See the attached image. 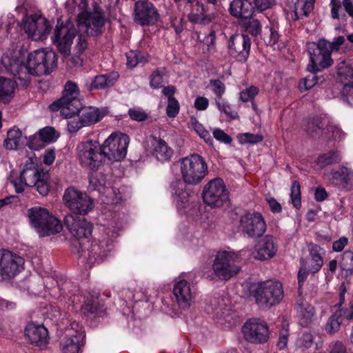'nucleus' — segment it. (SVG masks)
I'll return each mask as SVG.
<instances>
[{
    "mask_svg": "<svg viewBox=\"0 0 353 353\" xmlns=\"http://www.w3.org/2000/svg\"><path fill=\"white\" fill-rule=\"evenodd\" d=\"M76 35V30L71 23L65 25H57L54 32L53 41L59 51L65 57H69L74 65L79 66L82 63L81 55L88 48V43L85 36L78 35L74 47L73 54H70V47Z\"/></svg>",
    "mask_w": 353,
    "mask_h": 353,
    "instance_id": "nucleus-1",
    "label": "nucleus"
},
{
    "mask_svg": "<svg viewBox=\"0 0 353 353\" xmlns=\"http://www.w3.org/2000/svg\"><path fill=\"white\" fill-rule=\"evenodd\" d=\"M19 178L21 183L35 188L42 196H46L50 191L48 174L37 167L34 155L26 158Z\"/></svg>",
    "mask_w": 353,
    "mask_h": 353,
    "instance_id": "nucleus-2",
    "label": "nucleus"
},
{
    "mask_svg": "<svg viewBox=\"0 0 353 353\" xmlns=\"http://www.w3.org/2000/svg\"><path fill=\"white\" fill-rule=\"evenodd\" d=\"M31 225L39 236L44 237L59 233L63 230L60 220L41 207H34L28 210Z\"/></svg>",
    "mask_w": 353,
    "mask_h": 353,
    "instance_id": "nucleus-3",
    "label": "nucleus"
},
{
    "mask_svg": "<svg viewBox=\"0 0 353 353\" xmlns=\"http://www.w3.org/2000/svg\"><path fill=\"white\" fill-rule=\"evenodd\" d=\"M180 170L183 181L188 185L200 183L208 174V165L205 159L192 154L180 160Z\"/></svg>",
    "mask_w": 353,
    "mask_h": 353,
    "instance_id": "nucleus-4",
    "label": "nucleus"
},
{
    "mask_svg": "<svg viewBox=\"0 0 353 353\" xmlns=\"http://www.w3.org/2000/svg\"><path fill=\"white\" fill-rule=\"evenodd\" d=\"M77 157L81 165L92 171H97L105 164L102 146L94 139L80 142L76 148Z\"/></svg>",
    "mask_w": 353,
    "mask_h": 353,
    "instance_id": "nucleus-5",
    "label": "nucleus"
},
{
    "mask_svg": "<svg viewBox=\"0 0 353 353\" xmlns=\"http://www.w3.org/2000/svg\"><path fill=\"white\" fill-rule=\"evenodd\" d=\"M57 63V54L52 50H38L31 52L26 64L28 70L29 83L33 76L50 74Z\"/></svg>",
    "mask_w": 353,
    "mask_h": 353,
    "instance_id": "nucleus-6",
    "label": "nucleus"
},
{
    "mask_svg": "<svg viewBox=\"0 0 353 353\" xmlns=\"http://www.w3.org/2000/svg\"><path fill=\"white\" fill-rule=\"evenodd\" d=\"M23 61L24 56L19 50H9L2 56L1 64L5 72L14 76L17 85L26 88L29 85V74Z\"/></svg>",
    "mask_w": 353,
    "mask_h": 353,
    "instance_id": "nucleus-7",
    "label": "nucleus"
},
{
    "mask_svg": "<svg viewBox=\"0 0 353 353\" xmlns=\"http://www.w3.org/2000/svg\"><path fill=\"white\" fill-rule=\"evenodd\" d=\"M78 9L80 12L77 17V23L79 28L90 36H97L103 32L105 20L102 14L98 10L94 3V11L90 12L88 9V0H80Z\"/></svg>",
    "mask_w": 353,
    "mask_h": 353,
    "instance_id": "nucleus-8",
    "label": "nucleus"
},
{
    "mask_svg": "<svg viewBox=\"0 0 353 353\" xmlns=\"http://www.w3.org/2000/svg\"><path fill=\"white\" fill-rule=\"evenodd\" d=\"M253 293L256 303L268 308L279 303L283 298V285L276 280L259 283Z\"/></svg>",
    "mask_w": 353,
    "mask_h": 353,
    "instance_id": "nucleus-9",
    "label": "nucleus"
},
{
    "mask_svg": "<svg viewBox=\"0 0 353 353\" xmlns=\"http://www.w3.org/2000/svg\"><path fill=\"white\" fill-rule=\"evenodd\" d=\"M308 53L310 63L307 65V70L310 72L316 73L333 63L331 58L332 44L326 40L321 39L317 43L309 44Z\"/></svg>",
    "mask_w": 353,
    "mask_h": 353,
    "instance_id": "nucleus-10",
    "label": "nucleus"
},
{
    "mask_svg": "<svg viewBox=\"0 0 353 353\" xmlns=\"http://www.w3.org/2000/svg\"><path fill=\"white\" fill-rule=\"evenodd\" d=\"M240 257L232 251L217 252L212 264L214 274L221 280L228 281L240 271Z\"/></svg>",
    "mask_w": 353,
    "mask_h": 353,
    "instance_id": "nucleus-11",
    "label": "nucleus"
},
{
    "mask_svg": "<svg viewBox=\"0 0 353 353\" xmlns=\"http://www.w3.org/2000/svg\"><path fill=\"white\" fill-rule=\"evenodd\" d=\"M79 91L77 85L72 81H68L65 85L63 96L59 100L53 102L49 108L52 112L60 111L63 117L77 114L80 109L81 103L78 99Z\"/></svg>",
    "mask_w": 353,
    "mask_h": 353,
    "instance_id": "nucleus-12",
    "label": "nucleus"
},
{
    "mask_svg": "<svg viewBox=\"0 0 353 353\" xmlns=\"http://www.w3.org/2000/svg\"><path fill=\"white\" fill-rule=\"evenodd\" d=\"M63 203L72 214L86 215L94 206V200L85 192L68 188L63 196Z\"/></svg>",
    "mask_w": 353,
    "mask_h": 353,
    "instance_id": "nucleus-13",
    "label": "nucleus"
},
{
    "mask_svg": "<svg viewBox=\"0 0 353 353\" xmlns=\"http://www.w3.org/2000/svg\"><path fill=\"white\" fill-rule=\"evenodd\" d=\"M130 139L122 133H112L101 144L105 163L123 159L127 153Z\"/></svg>",
    "mask_w": 353,
    "mask_h": 353,
    "instance_id": "nucleus-14",
    "label": "nucleus"
},
{
    "mask_svg": "<svg viewBox=\"0 0 353 353\" xmlns=\"http://www.w3.org/2000/svg\"><path fill=\"white\" fill-rule=\"evenodd\" d=\"M203 202L212 208H220L229 203V192L222 179H214L205 185L202 193Z\"/></svg>",
    "mask_w": 353,
    "mask_h": 353,
    "instance_id": "nucleus-15",
    "label": "nucleus"
},
{
    "mask_svg": "<svg viewBox=\"0 0 353 353\" xmlns=\"http://www.w3.org/2000/svg\"><path fill=\"white\" fill-rule=\"evenodd\" d=\"M24 259L8 250H0V280L13 278L23 269Z\"/></svg>",
    "mask_w": 353,
    "mask_h": 353,
    "instance_id": "nucleus-16",
    "label": "nucleus"
},
{
    "mask_svg": "<svg viewBox=\"0 0 353 353\" xmlns=\"http://www.w3.org/2000/svg\"><path fill=\"white\" fill-rule=\"evenodd\" d=\"M242 332L247 341L256 344L267 342L270 336L268 324L259 319H250L245 322Z\"/></svg>",
    "mask_w": 353,
    "mask_h": 353,
    "instance_id": "nucleus-17",
    "label": "nucleus"
},
{
    "mask_svg": "<svg viewBox=\"0 0 353 353\" xmlns=\"http://www.w3.org/2000/svg\"><path fill=\"white\" fill-rule=\"evenodd\" d=\"M242 231L251 238L261 236L266 230V223L259 212L247 213L240 219Z\"/></svg>",
    "mask_w": 353,
    "mask_h": 353,
    "instance_id": "nucleus-18",
    "label": "nucleus"
},
{
    "mask_svg": "<svg viewBox=\"0 0 353 353\" xmlns=\"http://www.w3.org/2000/svg\"><path fill=\"white\" fill-rule=\"evenodd\" d=\"M251 40L248 35H232L228 43V53L239 62H245L250 55Z\"/></svg>",
    "mask_w": 353,
    "mask_h": 353,
    "instance_id": "nucleus-19",
    "label": "nucleus"
},
{
    "mask_svg": "<svg viewBox=\"0 0 353 353\" xmlns=\"http://www.w3.org/2000/svg\"><path fill=\"white\" fill-rule=\"evenodd\" d=\"M23 28L28 37L34 40L41 39L50 30V26L47 19L37 14L27 17L24 21Z\"/></svg>",
    "mask_w": 353,
    "mask_h": 353,
    "instance_id": "nucleus-20",
    "label": "nucleus"
},
{
    "mask_svg": "<svg viewBox=\"0 0 353 353\" xmlns=\"http://www.w3.org/2000/svg\"><path fill=\"white\" fill-rule=\"evenodd\" d=\"M64 223L74 237L78 240L87 239L91 235L92 225L85 219L67 214Z\"/></svg>",
    "mask_w": 353,
    "mask_h": 353,
    "instance_id": "nucleus-21",
    "label": "nucleus"
},
{
    "mask_svg": "<svg viewBox=\"0 0 353 353\" xmlns=\"http://www.w3.org/2000/svg\"><path fill=\"white\" fill-rule=\"evenodd\" d=\"M159 14L154 6L148 1H138L134 5V20L141 26L154 24Z\"/></svg>",
    "mask_w": 353,
    "mask_h": 353,
    "instance_id": "nucleus-22",
    "label": "nucleus"
},
{
    "mask_svg": "<svg viewBox=\"0 0 353 353\" xmlns=\"http://www.w3.org/2000/svg\"><path fill=\"white\" fill-rule=\"evenodd\" d=\"M24 334L30 343L40 348H44L49 341L48 330L43 325L32 322L27 324Z\"/></svg>",
    "mask_w": 353,
    "mask_h": 353,
    "instance_id": "nucleus-23",
    "label": "nucleus"
},
{
    "mask_svg": "<svg viewBox=\"0 0 353 353\" xmlns=\"http://www.w3.org/2000/svg\"><path fill=\"white\" fill-rule=\"evenodd\" d=\"M255 259L261 261L272 259L277 252L276 239L271 235H266L259 241L255 247Z\"/></svg>",
    "mask_w": 353,
    "mask_h": 353,
    "instance_id": "nucleus-24",
    "label": "nucleus"
},
{
    "mask_svg": "<svg viewBox=\"0 0 353 353\" xmlns=\"http://www.w3.org/2000/svg\"><path fill=\"white\" fill-rule=\"evenodd\" d=\"M173 292L176 301L182 308H188L193 299L190 284L184 279L179 281L174 286Z\"/></svg>",
    "mask_w": 353,
    "mask_h": 353,
    "instance_id": "nucleus-25",
    "label": "nucleus"
},
{
    "mask_svg": "<svg viewBox=\"0 0 353 353\" xmlns=\"http://www.w3.org/2000/svg\"><path fill=\"white\" fill-rule=\"evenodd\" d=\"M334 184L347 190L353 189V170L346 167H341L332 170L327 175Z\"/></svg>",
    "mask_w": 353,
    "mask_h": 353,
    "instance_id": "nucleus-26",
    "label": "nucleus"
},
{
    "mask_svg": "<svg viewBox=\"0 0 353 353\" xmlns=\"http://www.w3.org/2000/svg\"><path fill=\"white\" fill-rule=\"evenodd\" d=\"M148 142L152 148V155L158 161L164 162L170 160L172 157L173 150L164 140L151 136L148 139Z\"/></svg>",
    "mask_w": 353,
    "mask_h": 353,
    "instance_id": "nucleus-27",
    "label": "nucleus"
},
{
    "mask_svg": "<svg viewBox=\"0 0 353 353\" xmlns=\"http://www.w3.org/2000/svg\"><path fill=\"white\" fill-rule=\"evenodd\" d=\"M309 250L311 259L310 261L301 259V265H305L310 273L315 274L319 272L323 264V260L321 256V251L322 249L318 245L310 243Z\"/></svg>",
    "mask_w": 353,
    "mask_h": 353,
    "instance_id": "nucleus-28",
    "label": "nucleus"
},
{
    "mask_svg": "<svg viewBox=\"0 0 353 353\" xmlns=\"http://www.w3.org/2000/svg\"><path fill=\"white\" fill-rule=\"evenodd\" d=\"M297 313L299 323L303 327L310 326L315 318L314 308L303 300L297 304Z\"/></svg>",
    "mask_w": 353,
    "mask_h": 353,
    "instance_id": "nucleus-29",
    "label": "nucleus"
},
{
    "mask_svg": "<svg viewBox=\"0 0 353 353\" xmlns=\"http://www.w3.org/2000/svg\"><path fill=\"white\" fill-rule=\"evenodd\" d=\"M254 9V6L249 0H233L230 8L232 15L243 19L250 18Z\"/></svg>",
    "mask_w": 353,
    "mask_h": 353,
    "instance_id": "nucleus-30",
    "label": "nucleus"
},
{
    "mask_svg": "<svg viewBox=\"0 0 353 353\" xmlns=\"http://www.w3.org/2000/svg\"><path fill=\"white\" fill-rule=\"evenodd\" d=\"M77 113L79 114L85 127L100 121L105 114L104 111L92 106L79 109Z\"/></svg>",
    "mask_w": 353,
    "mask_h": 353,
    "instance_id": "nucleus-31",
    "label": "nucleus"
},
{
    "mask_svg": "<svg viewBox=\"0 0 353 353\" xmlns=\"http://www.w3.org/2000/svg\"><path fill=\"white\" fill-rule=\"evenodd\" d=\"M44 143H51L55 141L59 137V134L52 127H46L40 130L37 134H34L30 137L28 147L33 150H37L38 147L34 145V141L37 139Z\"/></svg>",
    "mask_w": 353,
    "mask_h": 353,
    "instance_id": "nucleus-32",
    "label": "nucleus"
},
{
    "mask_svg": "<svg viewBox=\"0 0 353 353\" xmlns=\"http://www.w3.org/2000/svg\"><path fill=\"white\" fill-rule=\"evenodd\" d=\"M16 81L0 77V102L8 103L14 96Z\"/></svg>",
    "mask_w": 353,
    "mask_h": 353,
    "instance_id": "nucleus-33",
    "label": "nucleus"
},
{
    "mask_svg": "<svg viewBox=\"0 0 353 353\" xmlns=\"http://www.w3.org/2000/svg\"><path fill=\"white\" fill-rule=\"evenodd\" d=\"M119 77L118 72H111L96 76L90 85V90H101L112 87L114 85Z\"/></svg>",
    "mask_w": 353,
    "mask_h": 353,
    "instance_id": "nucleus-34",
    "label": "nucleus"
},
{
    "mask_svg": "<svg viewBox=\"0 0 353 353\" xmlns=\"http://www.w3.org/2000/svg\"><path fill=\"white\" fill-rule=\"evenodd\" d=\"M315 0H296L294 3L293 17L294 20H299L303 17H307L309 13L314 9Z\"/></svg>",
    "mask_w": 353,
    "mask_h": 353,
    "instance_id": "nucleus-35",
    "label": "nucleus"
},
{
    "mask_svg": "<svg viewBox=\"0 0 353 353\" xmlns=\"http://www.w3.org/2000/svg\"><path fill=\"white\" fill-rule=\"evenodd\" d=\"M60 347L62 353H80L81 351L80 341L76 335L65 337Z\"/></svg>",
    "mask_w": 353,
    "mask_h": 353,
    "instance_id": "nucleus-36",
    "label": "nucleus"
},
{
    "mask_svg": "<svg viewBox=\"0 0 353 353\" xmlns=\"http://www.w3.org/2000/svg\"><path fill=\"white\" fill-rule=\"evenodd\" d=\"M188 19L191 22L201 24H207L212 21V18L205 14L203 6L199 3H196Z\"/></svg>",
    "mask_w": 353,
    "mask_h": 353,
    "instance_id": "nucleus-37",
    "label": "nucleus"
},
{
    "mask_svg": "<svg viewBox=\"0 0 353 353\" xmlns=\"http://www.w3.org/2000/svg\"><path fill=\"white\" fill-rule=\"evenodd\" d=\"M341 160V156L338 150H330L320 154L316 159L317 165L323 168L334 163H338Z\"/></svg>",
    "mask_w": 353,
    "mask_h": 353,
    "instance_id": "nucleus-38",
    "label": "nucleus"
},
{
    "mask_svg": "<svg viewBox=\"0 0 353 353\" xmlns=\"http://www.w3.org/2000/svg\"><path fill=\"white\" fill-rule=\"evenodd\" d=\"M336 71L341 81L353 79V59L341 61L337 65Z\"/></svg>",
    "mask_w": 353,
    "mask_h": 353,
    "instance_id": "nucleus-39",
    "label": "nucleus"
},
{
    "mask_svg": "<svg viewBox=\"0 0 353 353\" xmlns=\"http://www.w3.org/2000/svg\"><path fill=\"white\" fill-rule=\"evenodd\" d=\"M21 140V132L19 129L13 128L8 132L3 145L8 150H15L20 145Z\"/></svg>",
    "mask_w": 353,
    "mask_h": 353,
    "instance_id": "nucleus-40",
    "label": "nucleus"
},
{
    "mask_svg": "<svg viewBox=\"0 0 353 353\" xmlns=\"http://www.w3.org/2000/svg\"><path fill=\"white\" fill-rule=\"evenodd\" d=\"M106 184L105 176L101 172H92L89 175L88 188L91 190H101Z\"/></svg>",
    "mask_w": 353,
    "mask_h": 353,
    "instance_id": "nucleus-41",
    "label": "nucleus"
},
{
    "mask_svg": "<svg viewBox=\"0 0 353 353\" xmlns=\"http://www.w3.org/2000/svg\"><path fill=\"white\" fill-rule=\"evenodd\" d=\"M331 17L334 19H339L344 21L346 20V14L344 11L342 1L340 0H331Z\"/></svg>",
    "mask_w": 353,
    "mask_h": 353,
    "instance_id": "nucleus-42",
    "label": "nucleus"
},
{
    "mask_svg": "<svg viewBox=\"0 0 353 353\" xmlns=\"http://www.w3.org/2000/svg\"><path fill=\"white\" fill-rule=\"evenodd\" d=\"M341 316V312H336L329 318L325 325V330L327 332L333 334L339 330L342 322Z\"/></svg>",
    "mask_w": 353,
    "mask_h": 353,
    "instance_id": "nucleus-43",
    "label": "nucleus"
},
{
    "mask_svg": "<svg viewBox=\"0 0 353 353\" xmlns=\"http://www.w3.org/2000/svg\"><path fill=\"white\" fill-rule=\"evenodd\" d=\"M77 114H72L71 116L63 117L65 119H68V130L70 133H76L81 128L85 127L83 124V121L79 115Z\"/></svg>",
    "mask_w": 353,
    "mask_h": 353,
    "instance_id": "nucleus-44",
    "label": "nucleus"
},
{
    "mask_svg": "<svg viewBox=\"0 0 353 353\" xmlns=\"http://www.w3.org/2000/svg\"><path fill=\"white\" fill-rule=\"evenodd\" d=\"M291 200L293 205L299 209L301 205V185L297 181H294L291 186Z\"/></svg>",
    "mask_w": 353,
    "mask_h": 353,
    "instance_id": "nucleus-45",
    "label": "nucleus"
},
{
    "mask_svg": "<svg viewBox=\"0 0 353 353\" xmlns=\"http://www.w3.org/2000/svg\"><path fill=\"white\" fill-rule=\"evenodd\" d=\"M340 266L347 274L352 273L353 270V252L346 251L343 254L340 261Z\"/></svg>",
    "mask_w": 353,
    "mask_h": 353,
    "instance_id": "nucleus-46",
    "label": "nucleus"
},
{
    "mask_svg": "<svg viewBox=\"0 0 353 353\" xmlns=\"http://www.w3.org/2000/svg\"><path fill=\"white\" fill-rule=\"evenodd\" d=\"M312 74L307 75L305 78L300 80L299 83V88L300 91L303 92L311 89L317 83V77L316 73L311 72Z\"/></svg>",
    "mask_w": 353,
    "mask_h": 353,
    "instance_id": "nucleus-47",
    "label": "nucleus"
},
{
    "mask_svg": "<svg viewBox=\"0 0 353 353\" xmlns=\"http://www.w3.org/2000/svg\"><path fill=\"white\" fill-rule=\"evenodd\" d=\"M323 127L322 121L319 119H312L308 122L307 132L310 136L314 137L321 132Z\"/></svg>",
    "mask_w": 353,
    "mask_h": 353,
    "instance_id": "nucleus-48",
    "label": "nucleus"
},
{
    "mask_svg": "<svg viewBox=\"0 0 353 353\" xmlns=\"http://www.w3.org/2000/svg\"><path fill=\"white\" fill-rule=\"evenodd\" d=\"M259 92V90L257 87L251 85L239 93V99L244 103L252 101Z\"/></svg>",
    "mask_w": 353,
    "mask_h": 353,
    "instance_id": "nucleus-49",
    "label": "nucleus"
},
{
    "mask_svg": "<svg viewBox=\"0 0 353 353\" xmlns=\"http://www.w3.org/2000/svg\"><path fill=\"white\" fill-rule=\"evenodd\" d=\"M327 133L329 134L327 137L334 140L341 141L344 139L345 133L337 125L330 123L327 126Z\"/></svg>",
    "mask_w": 353,
    "mask_h": 353,
    "instance_id": "nucleus-50",
    "label": "nucleus"
},
{
    "mask_svg": "<svg viewBox=\"0 0 353 353\" xmlns=\"http://www.w3.org/2000/svg\"><path fill=\"white\" fill-rule=\"evenodd\" d=\"M164 69L155 70L150 77V85L154 89H158L161 87L163 83Z\"/></svg>",
    "mask_w": 353,
    "mask_h": 353,
    "instance_id": "nucleus-51",
    "label": "nucleus"
},
{
    "mask_svg": "<svg viewBox=\"0 0 353 353\" xmlns=\"http://www.w3.org/2000/svg\"><path fill=\"white\" fill-rule=\"evenodd\" d=\"M215 103L218 109L223 111L230 119H235L239 117L237 112L231 110V106L228 102L221 103L220 100L215 99Z\"/></svg>",
    "mask_w": 353,
    "mask_h": 353,
    "instance_id": "nucleus-52",
    "label": "nucleus"
},
{
    "mask_svg": "<svg viewBox=\"0 0 353 353\" xmlns=\"http://www.w3.org/2000/svg\"><path fill=\"white\" fill-rule=\"evenodd\" d=\"M210 85L212 87L213 92L216 94V99L220 100L225 91V87L223 83L219 79H212L210 81Z\"/></svg>",
    "mask_w": 353,
    "mask_h": 353,
    "instance_id": "nucleus-53",
    "label": "nucleus"
},
{
    "mask_svg": "<svg viewBox=\"0 0 353 353\" xmlns=\"http://www.w3.org/2000/svg\"><path fill=\"white\" fill-rule=\"evenodd\" d=\"M180 106L176 99H168L166 107V114L169 117H175L179 112Z\"/></svg>",
    "mask_w": 353,
    "mask_h": 353,
    "instance_id": "nucleus-54",
    "label": "nucleus"
},
{
    "mask_svg": "<svg viewBox=\"0 0 353 353\" xmlns=\"http://www.w3.org/2000/svg\"><path fill=\"white\" fill-rule=\"evenodd\" d=\"M128 114L131 119L137 121H143L148 118L146 112L140 108H130Z\"/></svg>",
    "mask_w": 353,
    "mask_h": 353,
    "instance_id": "nucleus-55",
    "label": "nucleus"
},
{
    "mask_svg": "<svg viewBox=\"0 0 353 353\" xmlns=\"http://www.w3.org/2000/svg\"><path fill=\"white\" fill-rule=\"evenodd\" d=\"M263 137L259 134L244 133L241 136V142L242 143H257L262 141Z\"/></svg>",
    "mask_w": 353,
    "mask_h": 353,
    "instance_id": "nucleus-56",
    "label": "nucleus"
},
{
    "mask_svg": "<svg viewBox=\"0 0 353 353\" xmlns=\"http://www.w3.org/2000/svg\"><path fill=\"white\" fill-rule=\"evenodd\" d=\"M327 353H347L345 345L339 341L331 342L329 345Z\"/></svg>",
    "mask_w": 353,
    "mask_h": 353,
    "instance_id": "nucleus-57",
    "label": "nucleus"
},
{
    "mask_svg": "<svg viewBox=\"0 0 353 353\" xmlns=\"http://www.w3.org/2000/svg\"><path fill=\"white\" fill-rule=\"evenodd\" d=\"M247 30L253 36L258 35L261 30V26L257 19L250 20L246 26Z\"/></svg>",
    "mask_w": 353,
    "mask_h": 353,
    "instance_id": "nucleus-58",
    "label": "nucleus"
},
{
    "mask_svg": "<svg viewBox=\"0 0 353 353\" xmlns=\"http://www.w3.org/2000/svg\"><path fill=\"white\" fill-rule=\"evenodd\" d=\"M289 336V331L288 328H283L279 332V341L277 343V347L280 350L284 349L288 344Z\"/></svg>",
    "mask_w": 353,
    "mask_h": 353,
    "instance_id": "nucleus-59",
    "label": "nucleus"
},
{
    "mask_svg": "<svg viewBox=\"0 0 353 353\" xmlns=\"http://www.w3.org/2000/svg\"><path fill=\"white\" fill-rule=\"evenodd\" d=\"M309 273H310V271L305 268V265H301V268L298 273L299 291L300 294H301V287L306 280Z\"/></svg>",
    "mask_w": 353,
    "mask_h": 353,
    "instance_id": "nucleus-60",
    "label": "nucleus"
},
{
    "mask_svg": "<svg viewBox=\"0 0 353 353\" xmlns=\"http://www.w3.org/2000/svg\"><path fill=\"white\" fill-rule=\"evenodd\" d=\"M343 93L345 101L351 105H353V83H345Z\"/></svg>",
    "mask_w": 353,
    "mask_h": 353,
    "instance_id": "nucleus-61",
    "label": "nucleus"
},
{
    "mask_svg": "<svg viewBox=\"0 0 353 353\" xmlns=\"http://www.w3.org/2000/svg\"><path fill=\"white\" fill-rule=\"evenodd\" d=\"M213 135L216 140L224 143H230L232 140L229 135L220 129H215L213 131Z\"/></svg>",
    "mask_w": 353,
    "mask_h": 353,
    "instance_id": "nucleus-62",
    "label": "nucleus"
},
{
    "mask_svg": "<svg viewBox=\"0 0 353 353\" xmlns=\"http://www.w3.org/2000/svg\"><path fill=\"white\" fill-rule=\"evenodd\" d=\"M209 105L208 99L204 97H199L195 99L194 107L199 110H205Z\"/></svg>",
    "mask_w": 353,
    "mask_h": 353,
    "instance_id": "nucleus-63",
    "label": "nucleus"
},
{
    "mask_svg": "<svg viewBox=\"0 0 353 353\" xmlns=\"http://www.w3.org/2000/svg\"><path fill=\"white\" fill-rule=\"evenodd\" d=\"M313 340V335L310 332H305L300 339L301 345L306 348L311 347Z\"/></svg>",
    "mask_w": 353,
    "mask_h": 353,
    "instance_id": "nucleus-64",
    "label": "nucleus"
}]
</instances>
